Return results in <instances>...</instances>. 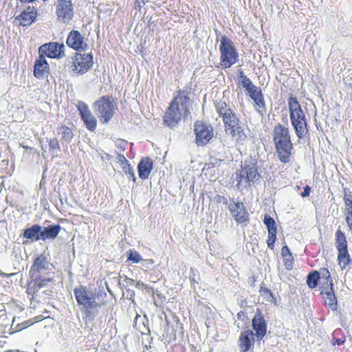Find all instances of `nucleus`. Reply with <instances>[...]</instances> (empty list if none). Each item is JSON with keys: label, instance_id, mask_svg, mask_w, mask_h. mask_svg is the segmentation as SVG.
Listing matches in <instances>:
<instances>
[{"label": "nucleus", "instance_id": "f257e3e1", "mask_svg": "<svg viewBox=\"0 0 352 352\" xmlns=\"http://www.w3.org/2000/svg\"><path fill=\"white\" fill-rule=\"evenodd\" d=\"M188 104V92L179 91L164 116V122L170 126H175L182 117L186 118L189 113Z\"/></svg>", "mask_w": 352, "mask_h": 352}, {"label": "nucleus", "instance_id": "f03ea898", "mask_svg": "<svg viewBox=\"0 0 352 352\" xmlns=\"http://www.w3.org/2000/svg\"><path fill=\"white\" fill-rule=\"evenodd\" d=\"M74 293L78 304L82 306L87 316L94 315L100 307L105 305L103 296H106V294H95L83 286L76 287Z\"/></svg>", "mask_w": 352, "mask_h": 352}, {"label": "nucleus", "instance_id": "7ed1b4c3", "mask_svg": "<svg viewBox=\"0 0 352 352\" xmlns=\"http://www.w3.org/2000/svg\"><path fill=\"white\" fill-rule=\"evenodd\" d=\"M274 141L279 160L283 163H287L293 149L288 128L280 124H277L274 129Z\"/></svg>", "mask_w": 352, "mask_h": 352}, {"label": "nucleus", "instance_id": "20e7f679", "mask_svg": "<svg viewBox=\"0 0 352 352\" xmlns=\"http://www.w3.org/2000/svg\"><path fill=\"white\" fill-rule=\"evenodd\" d=\"M288 107L291 123L295 129L296 134L298 138H302L308 133L305 114L296 98L290 97L288 99Z\"/></svg>", "mask_w": 352, "mask_h": 352}, {"label": "nucleus", "instance_id": "39448f33", "mask_svg": "<svg viewBox=\"0 0 352 352\" xmlns=\"http://www.w3.org/2000/svg\"><path fill=\"white\" fill-rule=\"evenodd\" d=\"M260 177L258 171L257 161L250 158L244 162L241 166V170L237 174L236 186L240 189L247 188L257 182Z\"/></svg>", "mask_w": 352, "mask_h": 352}, {"label": "nucleus", "instance_id": "423d86ee", "mask_svg": "<svg viewBox=\"0 0 352 352\" xmlns=\"http://www.w3.org/2000/svg\"><path fill=\"white\" fill-rule=\"evenodd\" d=\"M219 51L221 65L223 67L229 68L236 63L239 57L238 52L233 42L225 36L221 38Z\"/></svg>", "mask_w": 352, "mask_h": 352}, {"label": "nucleus", "instance_id": "0eeeda50", "mask_svg": "<svg viewBox=\"0 0 352 352\" xmlns=\"http://www.w3.org/2000/svg\"><path fill=\"white\" fill-rule=\"evenodd\" d=\"M72 73L74 76L82 75L91 68L94 64L91 52L76 53L72 58Z\"/></svg>", "mask_w": 352, "mask_h": 352}, {"label": "nucleus", "instance_id": "6e6552de", "mask_svg": "<svg viewBox=\"0 0 352 352\" xmlns=\"http://www.w3.org/2000/svg\"><path fill=\"white\" fill-rule=\"evenodd\" d=\"M94 108L100 120L107 123L115 113L116 104L109 97H102L95 102Z\"/></svg>", "mask_w": 352, "mask_h": 352}, {"label": "nucleus", "instance_id": "1a4fd4ad", "mask_svg": "<svg viewBox=\"0 0 352 352\" xmlns=\"http://www.w3.org/2000/svg\"><path fill=\"white\" fill-rule=\"evenodd\" d=\"M54 6L57 20L68 23L74 16V6L71 0H57Z\"/></svg>", "mask_w": 352, "mask_h": 352}, {"label": "nucleus", "instance_id": "9d476101", "mask_svg": "<svg viewBox=\"0 0 352 352\" xmlns=\"http://www.w3.org/2000/svg\"><path fill=\"white\" fill-rule=\"evenodd\" d=\"M65 46L63 43L51 42L40 46L38 52L40 56L51 58L60 59L65 56Z\"/></svg>", "mask_w": 352, "mask_h": 352}, {"label": "nucleus", "instance_id": "9b49d317", "mask_svg": "<svg viewBox=\"0 0 352 352\" xmlns=\"http://www.w3.org/2000/svg\"><path fill=\"white\" fill-rule=\"evenodd\" d=\"M216 110L222 118L225 128H230L239 124V120L236 115L225 102H218L216 105Z\"/></svg>", "mask_w": 352, "mask_h": 352}, {"label": "nucleus", "instance_id": "f8f14e48", "mask_svg": "<svg viewBox=\"0 0 352 352\" xmlns=\"http://www.w3.org/2000/svg\"><path fill=\"white\" fill-rule=\"evenodd\" d=\"M194 131L198 145L206 144L213 137V128L211 125L198 121L195 124Z\"/></svg>", "mask_w": 352, "mask_h": 352}, {"label": "nucleus", "instance_id": "ddd939ff", "mask_svg": "<svg viewBox=\"0 0 352 352\" xmlns=\"http://www.w3.org/2000/svg\"><path fill=\"white\" fill-rule=\"evenodd\" d=\"M51 269H52V263L44 254H41L34 260L30 271V276H36L39 274H44L46 271Z\"/></svg>", "mask_w": 352, "mask_h": 352}, {"label": "nucleus", "instance_id": "4468645a", "mask_svg": "<svg viewBox=\"0 0 352 352\" xmlns=\"http://www.w3.org/2000/svg\"><path fill=\"white\" fill-rule=\"evenodd\" d=\"M67 45L76 50L85 51L87 49L88 45L84 37L78 31L73 30L69 32L66 41Z\"/></svg>", "mask_w": 352, "mask_h": 352}, {"label": "nucleus", "instance_id": "2eb2a0df", "mask_svg": "<svg viewBox=\"0 0 352 352\" xmlns=\"http://www.w3.org/2000/svg\"><path fill=\"white\" fill-rule=\"evenodd\" d=\"M230 212L237 222L243 223L248 220V213L242 202L230 203L228 206Z\"/></svg>", "mask_w": 352, "mask_h": 352}, {"label": "nucleus", "instance_id": "dca6fc26", "mask_svg": "<svg viewBox=\"0 0 352 352\" xmlns=\"http://www.w3.org/2000/svg\"><path fill=\"white\" fill-rule=\"evenodd\" d=\"M78 109L87 127L89 130L94 131L96 127L97 122L95 117L91 113L87 105L83 102H80L78 105Z\"/></svg>", "mask_w": 352, "mask_h": 352}, {"label": "nucleus", "instance_id": "f3484780", "mask_svg": "<svg viewBox=\"0 0 352 352\" xmlns=\"http://www.w3.org/2000/svg\"><path fill=\"white\" fill-rule=\"evenodd\" d=\"M225 133L230 137L233 143L236 144H242L247 138L244 129L240 124L230 128H225Z\"/></svg>", "mask_w": 352, "mask_h": 352}, {"label": "nucleus", "instance_id": "a211bd4d", "mask_svg": "<svg viewBox=\"0 0 352 352\" xmlns=\"http://www.w3.org/2000/svg\"><path fill=\"white\" fill-rule=\"evenodd\" d=\"M254 342V334L252 331H245L240 335L239 346L241 352H248Z\"/></svg>", "mask_w": 352, "mask_h": 352}, {"label": "nucleus", "instance_id": "6ab92c4d", "mask_svg": "<svg viewBox=\"0 0 352 352\" xmlns=\"http://www.w3.org/2000/svg\"><path fill=\"white\" fill-rule=\"evenodd\" d=\"M321 289L325 303L333 309H336L337 300L333 291V283L330 282L327 285H322Z\"/></svg>", "mask_w": 352, "mask_h": 352}, {"label": "nucleus", "instance_id": "aec40b11", "mask_svg": "<svg viewBox=\"0 0 352 352\" xmlns=\"http://www.w3.org/2000/svg\"><path fill=\"white\" fill-rule=\"evenodd\" d=\"M49 72V65L45 57L40 56L35 61L34 75L37 78H44Z\"/></svg>", "mask_w": 352, "mask_h": 352}, {"label": "nucleus", "instance_id": "412c9836", "mask_svg": "<svg viewBox=\"0 0 352 352\" xmlns=\"http://www.w3.org/2000/svg\"><path fill=\"white\" fill-rule=\"evenodd\" d=\"M37 12L34 8H28L16 18L20 25L27 26L30 25L36 18Z\"/></svg>", "mask_w": 352, "mask_h": 352}, {"label": "nucleus", "instance_id": "4be33fe9", "mask_svg": "<svg viewBox=\"0 0 352 352\" xmlns=\"http://www.w3.org/2000/svg\"><path fill=\"white\" fill-rule=\"evenodd\" d=\"M138 168L139 177L142 179H146L153 169V162L148 157L142 158Z\"/></svg>", "mask_w": 352, "mask_h": 352}, {"label": "nucleus", "instance_id": "5701e85b", "mask_svg": "<svg viewBox=\"0 0 352 352\" xmlns=\"http://www.w3.org/2000/svg\"><path fill=\"white\" fill-rule=\"evenodd\" d=\"M60 226L58 224L50 225L43 228L41 227V240L45 241L46 239H55L60 232Z\"/></svg>", "mask_w": 352, "mask_h": 352}, {"label": "nucleus", "instance_id": "b1692460", "mask_svg": "<svg viewBox=\"0 0 352 352\" xmlns=\"http://www.w3.org/2000/svg\"><path fill=\"white\" fill-rule=\"evenodd\" d=\"M247 94L253 100L258 108L265 107L264 98L259 87L254 85L247 91Z\"/></svg>", "mask_w": 352, "mask_h": 352}, {"label": "nucleus", "instance_id": "393cba45", "mask_svg": "<svg viewBox=\"0 0 352 352\" xmlns=\"http://www.w3.org/2000/svg\"><path fill=\"white\" fill-rule=\"evenodd\" d=\"M253 328L255 330L257 337L262 338L266 333L267 327L263 318L257 315L252 320Z\"/></svg>", "mask_w": 352, "mask_h": 352}, {"label": "nucleus", "instance_id": "a878e982", "mask_svg": "<svg viewBox=\"0 0 352 352\" xmlns=\"http://www.w3.org/2000/svg\"><path fill=\"white\" fill-rule=\"evenodd\" d=\"M23 236L28 239L32 241L41 240V226L38 225H34L30 228L25 230Z\"/></svg>", "mask_w": 352, "mask_h": 352}, {"label": "nucleus", "instance_id": "bb28decb", "mask_svg": "<svg viewBox=\"0 0 352 352\" xmlns=\"http://www.w3.org/2000/svg\"><path fill=\"white\" fill-rule=\"evenodd\" d=\"M336 245L338 252H347V242L344 234L338 230L336 233Z\"/></svg>", "mask_w": 352, "mask_h": 352}, {"label": "nucleus", "instance_id": "cd10ccee", "mask_svg": "<svg viewBox=\"0 0 352 352\" xmlns=\"http://www.w3.org/2000/svg\"><path fill=\"white\" fill-rule=\"evenodd\" d=\"M30 277L34 282V286L35 287L33 289L34 294L38 292L40 289L47 286L52 280L50 278H42L41 274L37 275L36 276Z\"/></svg>", "mask_w": 352, "mask_h": 352}, {"label": "nucleus", "instance_id": "c85d7f7f", "mask_svg": "<svg viewBox=\"0 0 352 352\" xmlns=\"http://www.w3.org/2000/svg\"><path fill=\"white\" fill-rule=\"evenodd\" d=\"M239 84L245 89V91H248L252 89L254 86L252 83V80L248 78L245 75H244L243 72H240L239 74Z\"/></svg>", "mask_w": 352, "mask_h": 352}, {"label": "nucleus", "instance_id": "c756f323", "mask_svg": "<svg viewBox=\"0 0 352 352\" xmlns=\"http://www.w3.org/2000/svg\"><path fill=\"white\" fill-rule=\"evenodd\" d=\"M320 278V274L318 272L315 271L310 273L307 279V283L309 288H315L318 285V281Z\"/></svg>", "mask_w": 352, "mask_h": 352}, {"label": "nucleus", "instance_id": "7c9ffc66", "mask_svg": "<svg viewBox=\"0 0 352 352\" xmlns=\"http://www.w3.org/2000/svg\"><path fill=\"white\" fill-rule=\"evenodd\" d=\"M58 133L62 135V138L67 142H69L73 138V133L72 130L66 126H60Z\"/></svg>", "mask_w": 352, "mask_h": 352}, {"label": "nucleus", "instance_id": "2f4dec72", "mask_svg": "<svg viewBox=\"0 0 352 352\" xmlns=\"http://www.w3.org/2000/svg\"><path fill=\"white\" fill-rule=\"evenodd\" d=\"M126 254L128 256L127 261H131L133 263H140L143 261L142 256L136 250H129Z\"/></svg>", "mask_w": 352, "mask_h": 352}, {"label": "nucleus", "instance_id": "473e14b6", "mask_svg": "<svg viewBox=\"0 0 352 352\" xmlns=\"http://www.w3.org/2000/svg\"><path fill=\"white\" fill-rule=\"evenodd\" d=\"M338 261L341 269H344L350 261L348 251L346 252H339Z\"/></svg>", "mask_w": 352, "mask_h": 352}, {"label": "nucleus", "instance_id": "72a5a7b5", "mask_svg": "<svg viewBox=\"0 0 352 352\" xmlns=\"http://www.w3.org/2000/svg\"><path fill=\"white\" fill-rule=\"evenodd\" d=\"M260 292L261 296L266 301L276 304V299L270 289L267 288L261 287Z\"/></svg>", "mask_w": 352, "mask_h": 352}, {"label": "nucleus", "instance_id": "f704fd0d", "mask_svg": "<svg viewBox=\"0 0 352 352\" xmlns=\"http://www.w3.org/2000/svg\"><path fill=\"white\" fill-rule=\"evenodd\" d=\"M281 254L285 258H287V256L289 257L288 258H286L285 267L288 270L291 269L292 262L290 258H292V253L290 252V250L287 245H285L283 247L281 250Z\"/></svg>", "mask_w": 352, "mask_h": 352}, {"label": "nucleus", "instance_id": "c9c22d12", "mask_svg": "<svg viewBox=\"0 0 352 352\" xmlns=\"http://www.w3.org/2000/svg\"><path fill=\"white\" fill-rule=\"evenodd\" d=\"M263 222L265 225L267 226L268 232H276V227L275 226V221L273 218L270 216L265 214L264 217Z\"/></svg>", "mask_w": 352, "mask_h": 352}, {"label": "nucleus", "instance_id": "e433bc0d", "mask_svg": "<svg viewBox=\"0 0 352 352\" xmlns=\"http://www.w3.org/2000/svg\"><path fill=\"white\" fill-rule=\"evenodd\" d=\"M344 212L345 215L352 214V195H345L344 197Z\"/></svg>", "mask_w": 352, "mask_h": 352}, {"label": "nucleus", "instance_id": "4c0bfd02", "mask_svg": "<svg viewBox=\"0 0 352 352\" xmlns=\"http://www.w3.org/2000/svg\"><path fill=\"white\" fill-rule=\"evenodd\" d=\"M121 167L125 174L129 175V177H131L133 178V181L135 180L133 170L132 167L129 165V163L125 164L124 166H122Z\"/></svg>", "mask_w": 352, "mask_h": 352}, {"label": "nucleus", "instance_id": "58836bf2", "mask_svg": "<svg viewBox=\"0 0 352 352\" xmlns=\"http://www.w3.org/2000/svg\"><path fill=\"white\" fill-rule=\"evenodd\" d=\"M276 232H268V239H267V245L270 249L274 248V244L276 238Z\"/></svg>", "mask_w": 352, "mask_h": 352}, {"label": "nucleus", "instance_id": "ea45409f", "mask_svg": "<svg viewBox=\"0 0 352 352\" xmlns=\"http://www.w3.org/2000/svg\"><path fill=\"white\" fill-rule=\"evenodd\" d=\"M49 146L52 150H60L59 143L57 139L54 138L50 140Z\"/></svg>", "mask_w": 352, "mask_h": 352}, {"label": "nucleus", "instance_id": "a19ab883", "mask_svg": "<svg viewBox=\"0 0 352 352\" xmlns=\"http://www.w3.org/2000/svg\"><path fill=\"white\" fill-rule=\"evenodd\" d=\"M321 274H322V276L327 279V283H324L322 285H327L330 282L332 283V280H331L330 272L328 270L322 269L321 270Z\"/></svg>", "mask_w": 352, "mask_h": 352}, {"label": "nucleus", "instance_id": "79ce46f5", "mask_svg": "<svg viewBox=\"0 0 352 352\" xmlns=\"http://www.w3.org/2000/svg\"><path fill=\"white\" fill-rule=\"evenodd\" d=\"M214 199L217 203L223 204L224 205H227L228 204V200L223 196H221V195H216L214 197Z\"/></svg>", "mask_w": 352, "mask_h": 352}, {"label": "nucleus", "instance_id": "37998d69", "mask_svg": "<svg viewBox=\"0 0 352 352\" xmlns=\"http://www.w3.org/2000/svg\"><path fill=\"white\" fill-rule=\"evenodd\" d=\"M117 162L120 164V166H124L125 164H127L128 163V161L126 159V157L123 155H120L119 154L118 156H117Z\"/></svg>", "mask_w": 352, "mask_h": 352}, {"label": "nucleus", "instance_id": "c03bdc74", "mask_svg": "<svg viewBox=\"0 0 352 352\" xmlns=\"http://www.w3.org/2000/svg\"><path fill=\"white\" fill-rule=\"evenodd\" d=\"M142 266L146 268H148L151 265L154 263V261L153 259H143L141 261Z\"/></svg>", "mask_w": 352, "mask_h": 352}, {"label": "nucleus", "instance_id": "a18cd8bd", "mask_svg": "<svg viewBox=\"0 0 352 352\" xmlns=\"http://www.w3.org/2000/svg\"><path fill=\"white\" fill-rule=\"evenodd\" d=\"M146 0H135V9L141 10L142 6L145 4Z\"/></svg>", "mask_w": 352, "mask_h": 352}, {"label": "nucleus", "instance_id": "49530a36", "mask_svg": "<svg viewBox=\"0 0 352 352\" xmlns=\"http://www.w3.org/2000/svg\"><path fill=\"white\" fill-rule=\"evenodd\" d=\"M310 191H311V188L309 186H306L304 188L303 191L301 193V196L302 197H305L309 196V194H310Z\"/></svg>", "mask_w": 352, "mask_h": 352}, {"label": "nucleus", "instance_id": "de8ad7c7", "mask_svg": "<svg viewBox=\"0 0 352 352\" xmlns=\"http://www.w3.org/2000/svg\"><path fill=\"white\" fill-rule=\"evenodd\" d=\"M135 286L140 289H143L146 287V285L142 281H136Z\"/></svg>", "mask_w": 352, "mask_h": 352}, {"label": "nucleus", "instance_id": "09e8293b", "mask_svg": "<svg viewBox=\"0 0 352 352\" xmlns=\"http://www.w3.org/2000/svg\"><path fill=\"white\" fill-rule=\"evenodd\" d=\"M344 342V340L342 339V338H338V339H333V341H332V344L333 345H336V344H342Z\"/></svg>", "mask_w": 352, "mask_h": 352}, {"label": "nucleus", "instance_id": "8fccbe9b", "mask_svg": "<svg viewBox=\"0 0 352 352\" xmlns=\"http://www.w3.org/2000/svg\"><path fill=\"white\" fill-rule=\"evenodd\" d=\"M126 281L129 285H135L136 281L134 280L133 279L127 278L126 279Z\"/></svg>", "mask_w": 352, "mask_h": 352}, {"label": "nucleus", "instance_id": "3c124183", "mask_svg": "<svg viewBox=\"0 0 352 352\" xmlns=\"http://www.w3.org/2000/svg\"><path fill=\"white\" fill-rule=\"evenodd\" d=\"M0 274H1V276H6V277H8V276H10L14 275V274H6V273H3V272H0Z\"/></svg>", "mask_w": 352, "mask_h": 352}, {"label": "nucleus", "instance_id": "603ef678", "mask_svg": "<svg viewBox=\"0 0 352 352\" xmlns=\"http://www.w3.org/2000/svg\"><path fill=\"white\" fill-rule=\"evenodd\" d=\"M35 0H20L21 2L22 3H32L33 1H34Z\"/></svg>", "mask_w": 352, "mask_h": 352}, {"label": "nucleus", "instance_id": "864d4df0", "mask_svg": "<svg viewBox=\"0 0 352 352\" xmlns=\"http://www.w3.org/2000/svg\"><path fill=\"white\" fill-rule=\"evenodd\" d=\"M21 146L23 148H26V149H32V148H31V147H29V146H25V145H23V144H21Z\"/></svg>", "mask_w": 352, "mask_h": 352}, {"label": "nucleus", "instance_id": "5fc2aeb1", "mask_svg": "<svg viewBox=\"0 0 352 352\" xmlns=\"http://www.w3.org/2000/svg\"><path fill=\"white\" fill-rule=\"evenodd\" d=\"M38 320H36V322L39 321V320H42V318L39 316V317H37Z\"/></svg>", "mask_w": 352, "mask_h": 352}, {"label": "nucleus", "instance_id": "6e6d98bb", "mask_svg": "<svg viewBox=\"0 0 352 352\" xmlns=\"http://www.w3.org/2000/svg\"><path fill=\"white\" fill-rule=\"evenodd\" d=\"M121 142H122V144H124V145H125V144H126V142H124V141H122Z\"/></svg>", "mask_w": 352, "mask_h": 352}]
</instances>
